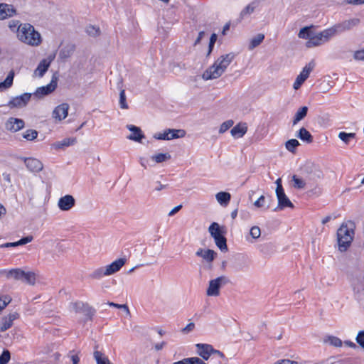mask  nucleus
<instances>
[{
	"label": "nucleus",
	"mask_w": 364,
	"mask_h": 364,
	"mask_svg": "<svg viewBox=\"0 0 364 364\" xmlns=\"http://www.w3.org/2000/svg\"><path fill=\"white\" fill-rule=\"evenodd\" d=\"M235 54L230 53L221 55L215 60L214 64L210 66L202 75L205 80L217 79L225 71L226 68L235 58Z\"/></svg>",
	"instance_id": "nucleus-1"
},
{
	"label": "nucleus",
	"mask_w": 364,
	"mask_h": 364,
	"mask_svg": "<svg viewBox=\"0 0 364 364\" xmlns=\"http://www.w3.org/2000/svg\"><path fill=\"white\" fill-rule=\"evenodd\" d=\"M354 228L355 223L348 221L346 223H343L337 230L338 245L341 252L346 251L351 245L355 234Z\"/></svg>",
	"instance_id": "nucleus-2"
},
{
	"label": "nucleus",
	"mask_w": 364,
	"mask_h": 364,
	"mask_svg": "<svg viewBox=\"0 0 364 364\" xmlns=\"http://www.w3.org/2000/svg\"><path fill=\"white\" fill-rule=\"evenodd\" d=\"M18 37L22 42L31 46H38L41 43L40 33L30 23L21 24L18 27Z\"/></svg>",
	"instance_id": "nucleus-3"
},
{
	"label": "nucleus",
	"mask_w": 364,
	"mask_h": 364,
	"mask_svg": "<svg viewBox=\"0 0 364 364\" xmlns=\"http://www.w3.org/2000/svg\"><path fill=\"white\" fill-rule=\"evenodd\" d=\"M302 171L305 175L307 184L311 187L316 186L317 182L323 178L324 176L320 166L313 162L306 163Z\"/></svg>",
	"instance_id": "nucleus-4"
},
{
	"label": "nucleus",
	"mask_w": 364,
	"mask_h": 364,
	"mask_svg": "<svg viewBox=\"0 0 364 364\" xmlns=\"http://www.w3.org/2000/svg\"><path fill=\"white\" fill-rule=\"evenodd\" d=\"M230 279L225 276H220L209 282V285L206 291L208 296H218L220 294V289L228 284Z\"/></svg>",
	"instance_id": "nucleus-5"
},
{
	"label": "nucleus",
	"mask_w": 364,
	"mask_h": 364,
	"mask_svg": "<svg viewBox=\"0 0 364 364\" xmlns=\"http://www.w3.org/2000/svg\"><path fill=\"white\" fill-rule=\"evenodd\" d=\"M58 80V73L55 72L50 82L46 86L38 87L33 93L34 96L37 98H41L52 93L57 87Z\"/></svg>",
	"instance_id": "nucleus-6"
},
{
	"label": "nucleus",
	"mask_w": 364,
	"mask_h": 364,
	"mask_svg": "<svg viewBox=\"0 0 364 364\" xmlns=\"http://www.w3.org/2000/svg\"><path fill=\"white\" fill-rule=\"evenodd\" d=\"M71 305L76 313H82L87 317V319L92 321L95 310L87 303L77 301L73 303Z\"/></svg>",
	"instance_id": "nucleus-7"
},
{
	"label": "nucleus",
	"mask_w": 364,
	"mask_h": 364,
	"mask_svg": "<svg viewBox=\"0 0 364 364\" xmlns=\"http://www.w3.org/2000/svg\"><path fill=\"white\" fill-rule=\"evenodd\" d=\"M314 66L315 63L314 61H311L309 63L306 65V66L303 68L302 71L296 78V80L293 85L294 90H298L302 85V84L306 80V79L309 76L310 73L313 70Z\"/></svg>",
	"instance_id": "nucleus-8"
},
{
	"label": "nucleus",
	"mask_w": 364,
	"mask_h": 364,
	"mask_svg": "<svg viewBox=\"0 0 364 364\" xmlns=\"http://www.w3.org/2000/svg\"><path fill=\"white\" fill-rule=\"evenodd\" d=\"M31 97V93H23L20 96L13 97L7 104L11 109L26 107Z\"/></svg>",
	"instance_id": "nucleus-9"
},
{
	"label": "nucleus",
	"mask_w": 364,
	"mask_h": 364,
	"mask_svg": "<svg viewBox=\"0 0 364 364\" xmlns=\"http://www.w3.org/2000/svg\"><path fill=\"white\" fill-rule=\"evenodd\" d=\"M360 22L358 18H352L346 20L341 23L335 24L333 28L336 31V34L341 33L346 31H349L353 27L356 26Z\"/></svg>",
	"instance_id": "nucleus-10"
},
{
	"label": "nucleus",
	"mask_w": 364,
	"mask_h": 364,
	"mask_svg": "<svg viewBox=\"0 0 364 364\" xmlns=\"http://www.w3.org/2000/svg\"><path fill=\"white\" fill-rule=\"evenodd\" d=\"M276 196L278 200V205L274 209V211L283 210L285 208H293L294 206L289 198L284 193V191L276 193Z\"/></svg>",
	"instance_id": "nucleus-11"
},
{
	"label": "nucleus",
	"mask_w": 364,
	"mask_h": 364,
	"mask_svg": "<svg viewBox=\"0 0 364 364\" xmlns=\"http://www.w3.org/2000/svg\"><path fill=\"white\" fill-rule=\"evenodd\" d=\"M75 205V199L71 195H65L58 200V206L63 211H68Z\"/></svg>",
	"instance_id": "nucleus-12"
},
{
	"label": "nucleus",
	"mask_w": 364,
	"mask_h": 364,
	"mask_svg": "<svg viewBox=\"0 0 364 364\" xmlns=\"http://www.w3.org/2000/svg\"><path fill=\"white\" fill-rule=\"evenodd\" d=\"M24 121L21 119L10 117L5 123V127L8 131L16 132L24 127Z\"/></svg>",
	"instance_id": "nucleus-13"
},
{
	"label": "nucleus",
	"mask_w": 364,
	"mask_h": 364,
	"mask_svg": "<svg viewBox=\"0 0 364 364\" xmlns=\"http://www.w3.org/2000/svg\"><path fill=\"white\" fill-rule=\"evenodd\" d=\"M53 59L54 56H49L47 58L43 59L34 70V75L42 77L48 70Z\"/></svg>",
	"instance_id": "nucleus-14"
},
{
	"label": "nucleus",
	"mask_w": 364,
	"mask_h": 364,
	"mask_svg": "<svg viewBox=\"0 0 364 364\" xmlns=\"http://www.w3.org/2000/svg\"><path fill=\"white\" fill-rule=\"evenodd\" d=\"M19 317L17 312L10 313L0 318V331L3 332L9 329L13 324V321Z\"/></svg>",
	"instance_id": "nucleus-15"
},
{
	"label": "nucleus",
	"mask_w": 364,
	"mask_h": 364,
	"mask_svg": "<svg viewBox=\"0 0 364 364\" xmlns=\"http://www.w3.org/2000/svg\"><path fill=\"white\" fill-rule=\"evenodd\" d=\"M69 105L63 103L57 106L53 111V117L55 119L61 121L68 116Z\"/></svg>",
	"instance_id": "nucleus-16"
},
{
	"label": "nucleus",
	"mask_w": 364,
	"mask_h": 364,
	"mask_svg": "<svg viewBox=\"0 0 364 364\" xmlns=\"http://www.w3.org/2000/svg\"><path fill=\"white\" fill-rule=\"evenodd\" d=\"M197 353L204 360H207L213 353V348L209 344L198 343L196 345Z\"/></svg>",
	"instance_id": "nucleus-17"
},
{
	"label": "nucleus",
	"mask_w": 364,
	"mask_h": 364,
	"mask_svg": "<svg viewBox=\"0 0 364 364\" xmlns=\"http://www.w3.org/2000/svg\"><path fill=\"white\" fill-rule=\"evenodd\" d=\"M127 259L125 258H119L110 264L105 267L106 272L108 276L112 275L120 270V269L125 264Z\"/></svg>",
	"instance_id": "nucleus-18"
},
{
	"label": "nucleus",
	"mask_w": 364,
	"mask_h": 364,
	"mask_svg": "<svg viewBox=\"0 0 364 364\" xmlns=\"http://www.w3.org/2000/svg\"><path fill=\"white\" fill-rule=\"evenodd\" d=\"M196 255L202 257L208 263H212L215 259L217 253L210 249L203 250L200 248L196 251Z\"/></svg>",
	"instance_id": "nucleus-19"
},
{
	"label": "nucleus",
	"mask_w": 364,
	"mask_h": 364,
	"mask_svg": "<svg viewBox=\"0 0 364 364\" xmlns=\"http://www.w3.org/2000/svg\"><path fill=\"white\" fill-rule=\"evenodd\" d=\"M225 228L220 226L218 223L213 222L210 224L208 228V232L211 237L215 240V238L220 237L226 233Z\"/></svg>",
	"instance_id": "nucleus-20"
},
{
	"label": "nucleus",
	"mask_w": 364,
	"mask_h": 364,
	"mask_svg": "<svg viewBox=\"0 0 364 364\" xmlns=\"http://www.w3.org/2000/svg\"><path fill=\"white\" fill-rule=\"evenodd\" d=\"M127 128L132 132V134L127 136L129 140L141 142V140L145 137L139 127L129 124L127 126Z\"/></svg>",
	"instance_id": "nucleus-21"
},
{
	"label": "nucleus",
	"mask_w": 364,
	"mask_h": 364,
	"mask_svg": "<svg viewBox=\"0 0 364 364\" xmlns=\"http://www.w3.org/2000/svg\"><path fill=\"white\" fill-rule=\"evenodd\" d=\"M16 9L12 5L7 4H0V20L12 17L16 14Z\"/></svg>",
	"instance_id": "nucleus-22"
},
{
	"label": "nucleus",
	"mask_w": 364,
	"mask_h": 364,
	"mask_svg": "<svg viewBox=\"0 0 364 364\" xmlns=\"http://www.w3.org/2000/svg\"><path fill=\"white\" fill-rule=\"evenodd\" d=\"M24 162L26 167L32 172H39L43 168L41 161L34 158L25 159Z\"/></svg>",
	"instance_id": "nucleus-23"
},
{
	"label": "nucleus",
	"mask_w": 364,
	"mask_h": 364,
	"mask_svg": "<svg viewBox=\"0 0 364 364\" xmlns=\"http://www.w3.org/2000/svg\"><path fill=\"white\" fill-rule=\"evenodd\" d=\"M247 131V126L246 123H238L231 130V135L235 138L242 137Z\"/></svg>",
	"instance_id": "nucleus-24"
},
{
	"label": "nucleus",
	"mask_w": 364,
	"mask_h": 364,
	"mask_svg": "<svg viewBox=\"0 0 364 364\" xmlns=\"http://www.w3.org/2000/svg\"><path fill=\"white\" fill-rule=\"evenodd\" d=\"M75 50V46L72 43H68L60 49L59 52V58L63 60H65L73 54Z\"/></svg>",
	"instance_id": "nucleus-25"
},
{
	"label": "nucleus",
	"mask_w": 364,
	"mask_h": 364,
	"mask_svg": "<svg viewBox=\"0 0 364 364\" xmlns=\"http://www.w3.org/2000/svg\"><path fill=\"white\" fill-rule=\"evenodd\" d=\"M215 198L220 205L226 207L231 200V195L228 192L221 191L215 195Z\"/></svg>",
	"instance_id": "nucleus-26"
},
{
	"label": "nucleus",
	"mask_w": 364,
	"mask_h": 364,
	"mask_svg": "<svg viewBox=\"0 0 364 364\" xmlns=\"http://www.w3.org/2000/svg\"><path fill=\"white\" fill-rule=\"evenodd\" d=\"M296 136L301 141L310 144L313 141V136L304 127H302L298 132Z\"/></svg>",
	"instance_id": "nucleus-27"
},
{
	"label": "nucleus",
	"mask_w": 364,
	"mask_h": 364,
	"mask_svg": "<svg viewBox=\"0 0 364 364\" xmlns=\"http://www.w3.org/2000/svg\"><path fill=\"white\" fill-rule=\"evenodd\" d=\"M23 275H25V271L21 269H12L6 272V278L11 279L14 278L16 280H23Z\"/></svg>",
	"instance_id": "nucleus-28"
},
{
	"label": "nucleus",
	"mask_w": 364,
	"mask_h": 364,
	"mask_svg": "<svg viewBox=\"0 0 364 364\" xmlns=\"http://www.w3.org/2000/svg\"><path fill=\"white\" fill-rule=\"evenodd\" d=\"M14 75H15L14 71L13 70H11L9 73V74H8L7 77H6V79L4 80V81L0 82V91L7 90L12 86Z\"/></svg>",
	"instance_id": "nucleus-29"
},
{
	"label": "nucleus",
	"mask_w": 364,
	"mask_h": 364,
	"mask_svg": "<svg viewBox=\"0 0 364 364\" xmlns=\"http://www.w3.org/2000/svg\"><path fill=\"white\" fill-rule=\"evenodd\" d=\"M307 112H308V107L306 106L300 107L296 111V112L294 117V119L292 121L293 125L294 126L296 125L299 122L304 119L306 117V116L307 115Z\"/></svg>",
	"instance_id": "nucleus-30"
},
{
	"label": "nucleus",
	"mask_w": 364,
	"mask_h": 364,
	"mask_svg": "<svg viewBox=\"0 0 364 364\" xmlns=\"http://www.w3.org/2000/svg\"><path fill=\"white\" fill-rule=\"evenodd\" d=\"M76 141H77V139L75 137L65 138L62 141H57L55 144H53V146L56 149H63L65 147L75 144L76 143Z\"/></svg>",
	"instance_id": "nucleus-31"
},
{
	"label": "nucleus",
	"mask_w": 364,
	"mask_h": 364,
	"mask_svg": "<svg viewBox=\"0 0 364 364\" xmlns=\"http://www.w3.org/2000/svg\"><path fill=\"white\" fill-rule=\"evenodd\" d=\"M106 272L105 267H99L94 269L88 276L90 279L92 280H99L102 279L104 276H108Z\"/></svg>",
	"instance_id": "nucleus-32"
},
{
	"label": "nucleus",
	"mask_w": 364,
	"mask_h": 364,
	"mask_svg": "<svg viewBox=\"0 0 364 364\" xmlns=\"http://www.w3.org/2000/svg\"><path fill=\"white\" fill-rule=\"evenodd\" d=\"M324 43L321 36H319V33L316 34H314L312 37H311L309 41H307L306 42V48H312L321 46V44Z\"/></svg>",
	"instance_id": "nucleus-33"
},
{
	"label": "nucleus",
	"mask_w": 364,
	"mask_h": 364,
	"mask_svg": "<svg viewBox=\"0 0 364 364\" xmlns=\"http://www.w3.org/2000/svg\"><path fill=\"white\" fill-rule=\"evenodd\" d=\"M314 28V26H305L300 29L298 36L300 38L303 39H307L308 41L310 40L311 37L313 36L314 33L311 31V29Z\"/></svg>",
	"instance_id": "nucleus-34"
},
{
	"label": "nucleus",
	"mask_w": 364,
	"mask_h": 364,
	"mask_svg": "<svg viewBox=\"0 0 364 364\" xmlns=\"http://www.w3.org/2000/svg\"><path fill=\"white\" fill-rule=\"evenodd\" d=\"M336 35V33L333 28V26L319 33V36H321L323 43L328 41L330 38H331L333 36Z\"/></svg>",
	"instance_id": "nucleus-35"
},
{
	"label": "nucleus",
	"mask_w": 364,
	"mask_h": 364,
	"mask_svg": "<svg viewBox=\"0 0 364 364\" xmlns=\"http://www.w3.org/2000/svg\"><path fill=\"white\" fill-rule=\"evenodd\" d=\"M173 364H206L202 359L198 357H191L183 358L179 361L174 362Z\"/></svg>",
	"instance_id": "nucleus-36"
},
{
	"label": "nucleus",
	"mask_w": 364,
	"mask_h": 364,
	"mask_svg": "<svg viewBox=\"0 0 364 364\" xmlns=\"http://www.w3.org/2000/svg\"><path fill=\"white\" fill-rule=\"evenodd\" d=\"M93 355L97 364H112L108 358L100 351L95 350Z\"/></svg>",
	"instance_id": "nucleus-37"
},
{
	"label": "nucleus",
	"mask_w": 364,
	"mask_h": 364,
	"mask_svg": "<svg viewBox=\"0 0 364 364\" xmlns=\"http://www.w3.org/2000/svg\"><path fill=\"white\" fill-rule=\"evenodd\" d=\"M216 246L222 251L227 252L228 250L227 245V239L225 237V235L223 236H220L218 238H215L214 240Z\"/></svg>",
	"instance_id": "nucleus-38"
},
{
	"label": "nucleus",
	"mask_w": 364,
	"mask_h": 364,
	"mask_svg": "<svg viewBox=\"0 0 364 364\" xmlns=\"http://www.w3.org/2000/svg\"><path fill=\"white\" fill-rule=\"evenodd\" d=\"M168 132L170 140L184 137L186 134L184 129H168Z\"/></svg>",
	"instance_id": "nucleus-39"
},
{
	"label": "nucleus",
	"mask_w": 364,
	"mask_h": 364,
	"mask_svg": "<svg viewBox=\"0 0 364 364\" xmlns=\"http://www.w3.org/2000/svg\"><path fill=\"white\" fill-rule=\"evenodd\" d=\"M264 39V35L262 33H258L255 36H254L250 41L249 45V49L252 50L257 46H258Z\"/></svg>",
	"instance_id": "nucleus-40"
},
{
	"label": "nucleus",
	"mask_w": 364,
	"mask_h": 364,
	"mask_svg": "<svg viewBox=\"0 0 364 364\" xmlns=\"http://www.w3.org/2000/svg\"><path fill=\"white\" fill-rule=\"evenodd\" d=\"M299 145L300 143L297 139H289L285 143L286 149L291 153H295L296 148Z\"/></svg>",
	"instance_id": "nucleus-41"
},
{
	"label": "nucleus",
	"mask_w": 364,
	"mask_h": 364,
	"mask_svg": "<svg viewBox=\"0 0 364 364\" xmlns=\"http://www.w3.org/2000/svg\"><path fill=\"white\" fill-rule=\"evenodd\" d=\"M257 4L255 1L252 2L248 4L240 13V18H243L245 16L247 15H250L254 12L255 8L257 7Z\"/></svg>",
	"instance_id": "nucleus-42"
},
{
	"label": "nucleus",
	"mask_w": 364,
	"mask_h": 364,
	"mask_svg": "<svg viewBox=\"0 0 364 364\" xmlns=\"http://www.w3.org/2000/svg\"><path fill=\"white\" fill-rule=\"evenodd\" d=\"M36 274L33 272H25V275H23V279L22 281L26 282L27 284L30 285H34L36 283Z\"/></svg>",
	"instance_id": "nucleus-43"
},
{
	"label": "nucleus",
	"mask_w": 364,
	"mask_h": 364,
	"mask_svg": "<svg viewBox=\"0 0 364 364\" xmlns=\"http://www.w3.org/2000/svg\"><path fill=\"white\" fill-rule=\"evenodd\" d=\"M171 159V155L168 153L158 154L151 156V159L156 163H162Z\"/></svg>",
	"instance_id": "nucleus-44"
},
{
	"label": "nucleus",
	"mask_w": 364,
	"mask_h": 364,
	"mask_svg": "<svg viewBox=\"0 0 364 364\" xmlns=\"http://www.w3.org/2000/svg\"><path fill=\"white\" fill-rule=\"evenodd\" d=\"M293 186L297 189H302L305 187L306 183L302 178H299L296 175L292 176Z\"/></svg>",
	"instance_id": "nucleus-45"
},
{
	"label": "nucleus",
	"mask_w": 364,
	"mask_h": 364,
	"mask_svg": "<svg viewBox=\"0 0 364 364\" xmlns=\"http://www.w3.org/2000/svg\"><path fill=\"white\" fill-rule=\"evenodd\" d=\"M38 136V132L34 129H28L26 132L23 134V137L27 140H33L35 139Z\"/></svg>",
	"instance_id": "nucleus-46"
},
{
	"label": "nucleus",
	"mask_w": 364,
	"mask_h": 364,
	"mask_svg": "<svg viewBox=\"0 0 364 364\" xmlns=\"http://www.w3.org/2000/svg\"><path fill=\"white\" fill-rule=\"evenodd\" d=\"M168 187V184H162L159 181L154 182L151 184L152 192H159Z\"/></svg>",
	"instance_id": "nucleus-47"
},
{
	"label": "nucleus",
	"mask_w": 364,
	"mask_h": 364,
	"mask_svg": "<svg viewBox=\"0 0 364 364\" xmlns=\"http://www.w3.org/2000/svg\"><path fill=\"white\" fill-rule=\"evenodd\" d=\"M338 137L344 141L346 144L348 143L350 139H353L355 137V133H346V132H340L338 134Z\"/></svg>",
	"instance_id": "nucleus-48"
},
{
	"label": "nucleus",
	"mask_w": 364,
	"mask_h": 364,
	"mask_svg": "<svg viewBox=\"0 0 364 364\" xmlns=\"http://www.w3.org/2000/svg\"><path fill=\"white\" fill-rule=\"evenodd\" d=\"M119 105L122 109H128L129 106L126 101L124 90H122L119 93Z\"/></svg>",
	"instance_id": "nucleus-49"
},
{
	"label": "nucleus",
	"mask_w": 364,
	"mask_h": 364,
	"mask_svg": "<svg viewBox=\"0 0 364 364\" xmlns=\"http://www.w3.org/2000/svg\"><path fill=\"white\" fill-rule=\"evenodd\" d=\"M234 124V122L232 119L227 120L222 123L220 125L219 133L223 134L227 130H228Z\"/></svg>",
	"instance_id": "nucleus-50"
},
{
	"label": "nucleus",
	"mask_w": 364,
	"mask_h": 364,
	"mask_svg": "<svg viewBox=\"0 0 364 364\" xmlns=\"http://www.w3.org/2000/svg\"><path fill=\"white\" fill-rule=\"evenodd\" d=\"M328 341L330 344L335 347H341L343 344L342 341L336 336H330L328 337Z\"/></svg>",
	"instance_id": "nucleus-51"
},
{
	"label": "nucleus",
	"mask_w": 364,
	"mask_h": 364,
	"mask_svg": "<svg viewBox=\"0 0 364 364\" xmlns=\"http://www.w3.org/2000/svg\"><path fill=\"white\" fill-rule=\"evenodd\" d=\"M11 358L10 352L8 350H4L0 355V364H7Z\"/></svg>",
	"instance_id": "nucleus-52"
},
{
	"label": "nucleus",
	"mask_w": 364,
	"mask_h": 364,
	"mask_svg": "<svg viewBox=\"0 0 364 364\" xmlns=\"http://www.w3.org/2000/svg\"><path fill=\"white\" fill-rule=\"evenodd\" d=\"M218 36L215 33H213L210 38L209 45H208V50L207 53V56H208L211 52L213 51L214 45L217 41Z\"/></svg>",
	"instance_id": "nucleus-53"
},
{
	"label": "nucleus",
	"mask_w": 364,
	"mask_h": 364,
	"mask_svg": "<svg viewBox=\"0 0 364 364\" xmlns=\"http://www.w3.org/2000/svg\"><path fill=\"white\" fill-rule=\"evenodd\" d=\"M11 301V298L9 296L6 295L0 297V311L4 309Z\"/></svg>",
	"instance_id": "nucleus-54"
},
{
	"label": "nucleus",
	"mask_w": 364,
	"mask_h": 364,
	"mask_svg": "<svg viewBox=\"0 0 364 364\" xmlns=\"http://www.w3.org/2000/svg\"><path fill=\"white\" fill-rule=\"evenodd\" d=\"M106 304L109 305V306L117 308V309H124L125 312L127 314L130 315V311L127 306V304H118L114 302H107Z\"/></svg>",
	"instance_id": "nucleus-55"
},
{
	"label": "nucleus",
	"mask_w": 364,
	"mask_h": 364,
	"mask_svg": "<svg viewBox=\"0 0 364 364\" xmlns=\"http://www.w3.org/2000/svg\"><path fill=\"white\" fill-rule=\"evenodd\" d=\"M250 234L254 239H257L260 237L261 230L258 226H253L251 228Z\"/></svg>",
	"instance_id": "nucleus-56"
},
{
	"label": "nucleus",
	"mask_w": 364,
	"mask_h": 364,
	"mask_svg": "<svg viewBox=\"0 0 364 364\" xmlns=\"http://www.w3.org/2000/svg\"><path fill=\"white\" fill-rule=\"evenodd\" d=\"M87 32L88 33V34L90 36H95L99 35L100 29L98 28H95V26L90 25L87 28Z\"/></svg>",
	"instance_id": "nucleus-57"
},
{
	"label": "nucleus",
	"mask_w": 364,
	"mask_h": 364,
	"mask_svg": "<svg viewBox=\"0 0 364 364\" xmlns=\"http://www.w3.org/2000/svg\"><path fill=\"white\" fill-rule=\"evenodd\" d=\"M154 138L159 140H170L168 129L165 130L163 134H156Z\"/></svg>",
	"instance_id": "nucleus-58"
},
{
	"label": "nucleus",
	"mask_w": 364,
	"mask_h": 364,
	"mask_svg": "<svg viewBox=\"0 0 364 364\" xmlns=\"http://www.w3.org/2000/svg\"><path fill=\"white\" fill-rule=\"evenodd\" d=\"M356 342L364 348V331H360L356 336Z\"/></svg>",
	"instance_id": "nucleus-59"
},
{
	"label": "nucleus",
	"mask_w": 364,
	"mask_h": 364,
	"mask_svg": "<svg viewBox=\"0 0 364 364\" xmlns=\"http://www.w3.org/2000/svg\"><path fill=\"white\" fill-rule=\"evenodd\" d=\"M33 240V237L32 235H28L26 237H23L18 241V245H23L28 242H31Z\"/></svg>",
	"instance_id": "nucleus-60"
},
{
	"label": "nucleus",
	"mask_w": 364,
	"mask_h": 364,
	"mask_svg": "<svg viewBox=\"0 0 364 364\" xmlns=\"http://www.w3.org/2000/svg\"><path fill=\"white\" fill-rule=\"evenodd\" d=\"M265 197L261 196L257 200L255 201L254 205L257 208L264 207Z\"/></svg>",
	"instance_id": "nucleus-61"
},
{
	"label": "nucleus",
	"mask_w": 364,
	"mask_h": 364,
	"mask_svg": "<svg viewBox=\"0 0 364 364\" xmlns=\"http://www.w3.org/2000/svg\"><path fill=\"white\" fill-rule=\"evenodd\" d=\"M195 328V323L193 322L189 323L186 327L181 329V332L184 334H187L192 331Z\"/></svg>",
	"instance_id": "nucleus-62"
},
{
	"label": "nucleus",
	"mask_w": 364,
	"mask_h": 364,
	"mask_svg": "<svg viewBox=\"0 0 364 364\" xmlns=\"http://www.w3.org/2000/svg\"><path fill=\"white\" fill-rule=\"evenodd\" d=\"M353 57L355 60H364V49L355 51Z\"/></svg>",
	"instance_id": "nucleus-63"
},
{
	"label": "nucleus",
	"mask_w": 364,
	"mask_h": 364,
	"mask_svg": "<svg viewBox=\"0 0 364 364\" xmlns=\"http://www.w3.org/2000/svg\"><path fill=\"white\" fill-rule=\"evenodd\" d=\"M277 364H298V362L291 360L289 359L280 360L277 362Z\"/></svg>",
	"instance_id": "nucleus-64"
}]
</instances>
